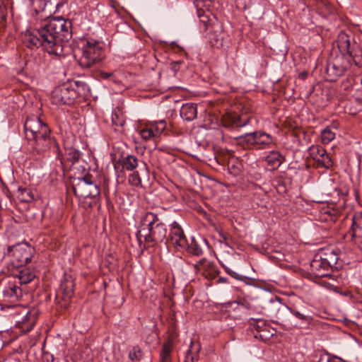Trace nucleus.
Wrapping results in <instances>:
<instances>
[{
  "label": "nucleus",
  "mask_w": 362,
  "mask_h": 362,
  "mask_svg": "<svg viewBox=\"0 0 362 362\" xmlns=\"http://www.w3.org/2000/svg\"><path fill=\"white\" fill-rule=\"evenodd\" d=\"M76 99V92L69 82L56 87L51 96L52 103L55 105H71Z\"/></svg>",
  "instance_id": "nucleus-8"
},
{
  "label": "nucleus",
  "mask_w": 362,
  "mask_h": 362,
  "mask_svg": "<svg viewBox=\"0 0 362 362\" xmlns=\"http://www.w3.org/2000/svg\"><path fill=\"white\" fill-rule=\"evenodd\" d=\"M200 350L201 345L199 343L192 342L189 349L185 356V362H197Z\"/></svg>",
  "instance_id": "nucleus-25"
},
{
  "label": "nucleus",
  "mask_w": 362,
  "mask_h": 362,
  "mask_svg": "<svg viewBox=\"0 0 362 362\" xmlns=\"http://www.w3.org/2000/svg\"><path fill=\"white\" fill-rule=\"evenodd\" d=\"M165 225L160 220L157 214L146 212L141 218L136 238L139 243L144 240L146 243L156 244L166 238Z\"/></svg>",
  "instance_id": "nucleus-3"
},
{
  "label": "nucleus",
  "mask_w": 362,
  "mask_h": 362,
  "mask_svg": "<svg viewBox=\"0 0 362 362\" xmlns=\"http://www.w3.org/2000/svg\"><path fill=\"white\" fill-rule=\"evenodd\" d=\"M180 64H181V62L180 61H176V62H172L170 64V69H172L173 71H174L175 73L177 72L180 69Z\"/></svg>",
  "instance_id": "nucleus-42"
},
{
  "label": "nucleus",
  "mask_w": 362,
  "mask_h": 362,
  "mask_svg": "<svg viewBox=\"0 0 362 362\" xmlns=\"http://www.w3.org/2000/svg\"><path fill=\"white\" fill-rule=\"evenodd\" d=\"M265 160L272 169H277L284 161V157L279 152L272 151L265 158Z\"/></svg>",
  "instance_id": "nucleus-21"
},
{
  "label": "nucleus",
  "mask_w": 362,
  "mask_h": 362,
  "mask_svg": "<svg viewBox=\"0 0 362 362\" xmlns=\"http://www.w3.org/2000/svg\"><path fill=\"white\" fill-rule=\"evenodd\" d=\"M37 312L35 310H30L26 315V319L31 321V325L29 328H27V332L30 331L35 323L37 319Z\"/></svg>",
  "instance_id": "nucleus-38"
},
{
  "label": "nucleus",
  "mask_w": 362,
  "mask_h": 362,
  "mask_svg": "<svg viewBox=\"0 0 362 362\" xmlns=\"http://www.w3.org/2000/svg\"><path fill=\"white\" fill-rule=\"evenodd\" d=\"M317 255L320 258H322L330 269L334 267L337 263L338 256L333 250H327Z\"/></svg>",
  "instance_id": "nucleus-23"
},
{
  "label": "nucleus",
  "mask_w": 362,
  "mask_h": 362,
  "mask_svg": "<svg viewBox=\"0 0 362 362\" xmlns=\"http://www.w3.org/2000/svg\"><path fill=\"white\" fill-rule=\"evenodd\" d=\"M24 128L27 137L29 139L37 137L38 135H45L49 133V129L47 124L43 122L38 115H30L26 118L24 124Z\"/></svg>",
  "instance_id": "nucleus-7"
},
{
  "label": "nucleus",
  "mask_w": 362,
  "mask_h": 362,
  "mask_svg": "<svg viewBox=\"0 0 362 362\" xmlns=\"http://www.w3.org/2000/svg\"><path fill=\"white\" fill-rule=\"evenodd\" d=\"M18 198L23 202H30L33 200L34 197L32 192L26 188H19Z\"/></svg>",
  "instance_id": "nucleus-29"
},
{
  "label": "nucleus",
  "mask_w": 362,
  "mask_h": 362,
  "mask_svg": "<svg viewBox=\"0 0 362 362\" xmlns=\"http://www.w3.org/2000/svg\"><path fill=\"white\" fill-rule=\"evenodd\" d=\"M142 356L141 349L138 346H134L129 352V358L131 361L139 360Z\"/></svg>",
  "instance_id": "nucleus-34"
},
{
  "label": "nucleus",
  "mask_w": 362,
  "mask_h": 362,
  "mask_svg": "<svg viewBox=\"0 0 362 362\" xmlns=\"http://www.w3.org/2000/svg\"><path fill=\"white\" fill-rule=\"evenodd\" d=\"M1 289L5 301L14 303L23 296V290L16 277H8L3 281Z\"/></svg>",
  "instance_id": "nucleus-9"
},
{
  "label": "nucleus",
  "mask_w": 362,
  "mask_h": 362,
  "mask_svg": "<svg viewBox=\"0 0 362 362\" xmlns=\"http://www.w3.org/2000/svg\"><path fill=\"white\" fill-rule=\"evenodd\" d=\"M204 264V259H201L199 262H198V264H196L195 267H197V268H199L201 267L202 265Z\"/></svg>",
  "instance_id": "nucleus-46"
},
{
  "label": "nucleus",
  "mask_w": 362,
  "mask_h": 362,
  "mask_svg": "<svg viewBox=\"0 0 362 362\" xmlns=\"http://www.w3.org/2000/svg\"><path fill=\"white\" fill-rule=\"evenodd\" d=\"M69 83L76 92V98L78 96L86 95L87 93L89 91L88 86L83 81H74L69 82Z\"/></svg>",
  "instance_id": "nucleus-24"
},
{
  "label": "nucleus",
  "mask_w": 362,
  "mask_h": 362,
  "mask_svg": "<svg viewBox=\"0 0 362 362\" xmlns=\"http://www.w3.org/2000/svg\"><path fill=\"white\" fill-rule=\"evenodd\" d=\"M360 250H361V252H362V246H360Z\"/></svg>",
  "instance_id": "nucleus-50"
},
{
  "label": "nucleus",
  "mask_w": 362,
  "mask_h": 362,
  "mask_svg": "<svg viewBox=\"0 0 362 362\" xmlns=\"http://www.w3.org/2000/svg\"><path fill=\"white\" fill-rule=\"evenodd\" d=\"M169 239L171 243L175 247L185 248L187 246V241L183 230L176 222L172 224Z\"/></svg>",
  "instance_id": "nucleus-15"
},
{
  "label": "nucleus",
  "mask_w": 362,
  "mask_h": 362,
  "mask_svg": "<svg viewBox=\"0 0 362 362\" xmlns=\"http://www.w3.org/2000/svg\"><path fill=\"white\" fill-rule=\"evenodd\" d=\"M337 46L341 55L329 61L325 70L326 79L332 82L336 81L353 66L362 68V49L353 37L345 33H339Z\"/></svg>",
  "instance_id": "nucleus-2"
},
{
  "label": "nucleus",
  "mask_w": 362,
  "mask_h": 362,
  "mask_svg": "<svg viewBox=\"0 0 362 362\" xmlns=\"http://www.w3.org/2000/svg\"><path fill=\"white\" fill-rule=\"evenodd\" d=\"M81 49L79 64L82 68H91L101 63L105 58V49L101 42L88 40Z\"/></svg>",
  "instance_id": "nucleus-4"
},
{
  "label": "nucleus",
  "mask_w": 362,
  "mask_h": 362,
  "mask_svg": "<svg viewBox=\"0 0 362 362\" xmlns=\"http://www.w3.org/2000/svg\"><path fill=\"white\" fill-rule=\"evenodd\" d=\"M204 243L206 245H207V246H209V243H207V241L206 240H204Z\"/></svg>",
  "instance_id": "nucleus-49"
},
{
  "label": "nucleus",
  "mask_w": 362,
  "mask_h": 362,
  "mask_svg": "<svg viewBox=\"0 0 362 362\" xmlns=\"http://www.w3.org/2000/svg\"><path fill=\"white\" fill-rule=\"evenodd\" d=\"M75 195L83 198H94L100 195V189L98 184L93 180L91 175L88 174L78 179L73 187Z\"/></svg>",
  "instance_id": "nucleus-5"
},
{
  "label": "nucleus",
  "mask_w": 362,
  "mask_h": 362,
  "mask_svg": "<svg viewBox=\"0 0 362 362\" xmlns=\"http://www.w3.org/2000/svg\"><path fill=\"white\" fill-rule=\"evenodd\" d=\"M318 362H342L337 358H332L328 355L322 356Z\"/></svg>",
  "instance_id": "nucleus-41"
},
{
  "label": "nucleus",
  "mask_w": 362,
  "mask_h": 362,
  "mask_svg": "<svg viewBox=\"0 0 362 362\" xmlns=\"http://www.w3.org/2000/svg\"><path fill=\"white\" fill-rule=\"evenodd\" d=\"M129 182L134 186H139L141 183V180L140 178L139 174L137 171L134 172L129 176Z\"/></svg>",
  "instance_id": "nucleus-37"
},
{
  "label": "nucleus",
  "mask_w": 362,
  "mask_h": 362,
  "mask_svg": "<svg viewBox=\"0 0 362 362\" xmlns=\"http://www.w3.org/2000/svg\"><path fill=\"white\" fill-rule=\"evenodd\" d=\"M122 165L127 170H134L138 166V159L133 155H128L122 158Z\"/></svg>",
  "instance_id": "nucleus-26"
},
{
  "label": "nucleus",
  "mask_w": 362,
  "mask_h": 362,
  "mask_svg": "<svg viewBox=\"0 0 362 362\" xmlns=\"http://www.w3.org/2000/svg\"><path fill=\"white\" fill-rule=\"evenodd\" d=\"M74 280L71 275H64L57 292L55 300L62 308H66L74 294Z\"/></svg>",
  "instance_id": "nucleus-6"
},
{
  "label": "nucleus",
  "mask_w": 362,
  "mask_h": 362,
  "mask_svg": "<svg viewBox=\"0 0 362 362\" xmlns=\"http://www.w3.org/2000/svg\"><path fill=\"white\" fill-rule=\"evenodd\" d=\"M245 140L250 144L262 145L263 146H268L272 142L269 134L260 132L246 134Z\"/></svg>",
  "instance_id": "nucleus-17"
},
{
  "label": "nucleus",
  "mask_w": 362,
  "mask_h": 362,
  "mask_svg": "<svg viewBox=\"0 0 362 362\" xmlns=\"http://www.w3.org/2000/svg\"><path fill=\"white\" fill-rule=\"evenodd\" d=\"M173 349V346L171 341L164 342L160 351L159 362H171Z\"/></svg>",
  "instance_id": "nucleus-22"
},
{
  "label": "nucleus",
  "mask_w": 362,
  "mask_h": 362,
  "mask_svg": "<svg viewBox=\"0 0 362 362\" xmlns=\"http://www.w3.org/2000/svg\"><path fill=\"white\" fill-rule=\"evenodd\" d=\"M164 128L165 122L163 120H160L150 125L146 124L144 128H141L139 130V134L142 139L148 141L160 135Z\"/></svg>",
  "instance_id": "nucleus-12"
},
{
  "label": "nucleus",
  "mask_w": 362,
  "mask_h": 362,
  "mask_svg": "<svg viewBox=\"0 0 362 362\" xmlns=\"http://www.w3.org/2000/svg\"><path fill=\"white\" fill-rule=\"evenodd\" d=\"M205 31H207L209 43L211 46L218 47L222 44V36L221 26L218 23L214 25H206L205 23Z\"/></svg>",
  "instance_id": "nucleus-18"
},
{
  "label": "nucleus",
  "mask_w": 362,
  "mask_h": 362,
  "mask_svg": "<svg viewBox=\"0 0 362 362\" xmlns=\"http://www.w3.org/2000/svg\"><path fill=\"white\" fill-rule=\"evenodd\" d=\"M228 273L231 275L233 277H234L235 279H240V276L239 274H238L237 273L234 272H229L228 271Z\"/></svg>",
  "instance_id": "nucleus-44"
},
{
  "label": "nucleus",
  "mask_w": 362,
  "mask_h": 362,
  "mask_svg": "<svg viewBox=\"0 0 362 362\" xmlns=\"http://www.w3.org/2000/svg\"><path fill=\"white\" fill-rule=\"evenodd\" d=\"M310 155L320 165L325 168L332 166L333 162L326 151L320 146H313L310 148Z\"/></svg>",
  "instance_id": "nucleus-13"
},
{
  "label": "nucleus",
  "mask_w": 362,
  "mask_h": 362,
  "mask_svg": "<svg viewBox=\"0 0 362 362\" xmlns=\"http://www.w3.org/2000/svg\"><path fill=\"white\" fill-rule=\"evenodd\" d=\"M290 312L298 319L300 320L302 322L305 323L310 322L311 317L306 315L305 313H301L298 310L294 309H289Z\"/></svg>",
  "instance_id": "nucleus-35"
},
{
  "label": "nucleus",
  "mask_w": 362,
  "mask_h": 362,
  "mask_svg": "<svg viewBox=\"0 0 362 362\" xmlns=\"http://www.w3.org/2000/svg\"><path fill=\"white\" fill-rule=\"evenodd\" d=\"M189 206H190V207H192L193 209L196 210L197 211H199V212L202 211V206L198 203L192 202H190Z\"/></svg>",
  "instance_id": "nucleus-43"
},
{
  "label": "nucleus",
  "mask_w": 362,
  "mask_h": 362,
  "mask_svg": "<svg viewBox=\"0 0 362 362\" xmlns=\"http://www.w3.org/2000/svg\"><path fill=\"white\" fill-rule=\"evenodd\" d=\"M349 233L351 241L360 248V246H362V213H357L353 216Z\"/></svg>",
  "instance_id": "nucleus-14"
},
{
  "label": "nucleus",
  "mask_w": 362,
  "mask_h": 362,
  "mask_svg": "<svg viewBox=\"0 0 362 362\" xmlns=\"http://www.w3.org/2000/svg\"><path fill=\"white\" fill-rule=\"evenodd\" d=\"M72 23L64 18H51L38 28L28 30L24 42L30 49L42 47L49 54L62 56L64 45L72 37Z\"/></svg>",
  "instance_id": "nucleus-1"
},
{
  "label": "nucleus",
  "mask_w": 362,
  "mask_h": 362,
  "mask_svg": "<svg viewBox=\"0 0 362 362\" xmlns=\"http://www.w3.org/2000/svg\"><path fill=\"white\" fill-rule=\"evenodd\" d=\"M65 151L66 159L67 160L73 164L78 161L81 155L78 151L72 148H66Z\"/></svg>",
  "instance_id": "nucleus-28"
},
{
  "label": "nucleus",
  "mask_w": 362,
  "mask_h": 362,
  "mask_svg": "<svg viewBox=\"0 0 362 362\" xmlns=\"http://www.w3.org/2000/svg\"><path fill=\"white\" fill-rule=\"evenodd\" d=\"M50 0H29L30 5L36 14L45 10V8Z\"/></svg>",
  "instance_id": "nucleus-27"
},
{
  "label": "nucleus",
  "mask_w": 362,
  "mask_h": 362,
  "mask_svg": "<svg viewBox=\"0 0 362 362\" xmlns=\"http://www.w3.org/2000/svg\"><path fill=\"white\" fill-rule=\"evenodd\" d=\"M98 77H100L102 79L107 80L110 79L112 81L115 83H117L114 73L113 72H105L103 71H100L98 73Z\"/></svg>",
  "instance_id": "nucleus-40"
},
{
  "label": "nucleus",
  "mask_w": 362,
  "mask_h": 362,
  "mask_svg": "<svg viewBox=\"0 0 362 362\" xmlns=\"http://www.w3.org/2000/svg\"><path fill=\"white\" fill-rule=\"evenodd\" d=\"M34 144H33V152H36L38 155H44L48 150L52 148L53 151L57 154V158H60V149L56 141L49 137V134L45 135H38L37 137L33 139Z\"/></svg>",
  "instance_id": "nucleus-10"
},
{
  "label": "nucleus",
  "mask_w": 362,
  "mask_h": 362,
  "mask_svg": "<svg viewBox=\"0 0 362 362\" xmlns=\"http://www.w3.org/2000/svg\"><path fill=\"white\" fill-rule=\"evenodd\" d=\"M180 113H197V107L194 103L183 104L180 109Z\"/></svg>",
  "instance_id": "nucleus-33"
},
{
  "label": "nucleus",
  "mask_w": 362,
  "mask_h": 362,
  "mask_svg": "<svg viewBox=\"0 0 362 362\" xmlns=\"http://www.w3.org/2000/svg\"><path fill=\"white\" fill-rule=\"evenodd\" d=\"M240 116L241 115H223L221 119L227 127H244L248 123L249 119H243Z\"/></svg>",
  "instance_id": "nucleus-19"
},
{
  "label": "nucleus",
  "mask_w": 362,
  "mask_h": 362,
  "mask_svg": "<svg viewBox=\"0 0 362 362\" xmlns=\"http://www.w3.org/2000/svg\"><path fill=\"white\" fill-rule=\"evenodd\" d=\"M187 247L189 252L194 255H199L202 252V248L198 245L194 238L192 239L191 244H187Z\"/></svg>",
  "instance_id": "nucleus-32"
},
{
  "label": "nucleus",
  "mask_w": 362,
  "mask_h": 362,
  "mask_svg": "<svg viewBox=\"0 0 362 362\" xmlns=\"http://www.w3.org/2000/svg\"><path fill=\"white\" fill-rule=\"evenodd\" d=\"M194 4L197 8V16L201 18L204 16V0H194Z\"/></svg>",
  "instance_id": "nucleus-39"
},
{
  "label": "nucleus",
  "mask_w": 362,
  "mask_h": 362,
  "mask_svg": "<svg viewBox=\"0 0 362 362\" xmlns=\"http://www.w3.org/2000/svg\"><path fill=\"white\" fill-rule=\"evenodd\" d=\"M335 138V134L329 127H326L321 132V140L323 144H329Z\"/></svg>",
  "instance_id": "nucleus-31"
},
{
  "label": "nucleus",
  "mask_w": 362,
  "mask_h": 362,
  "mask_svg": "<svg viewBox=\"0 0 362 362\" xmlns=\"http://www.w3.org/2000/svg\"><path fill=\"white\" fill-rule=\"evenodd\" d=\"M310 274L316 278L327 276L329 274L331 269L326 263L317 255L310 262Z\"/></svg>",
  "instance_id": "nucleus-16"
},
{
  "label": "nucleus",
  "mask_w": 362,
  "mask_h": 362,
  "mask_svg": "<svg viewBox=\"0 0 362 362\" xmlns=\"http://www.w3.org/2000/svg\"><path fill=\"white\" fill-rule=\"evenodd\" d=\"M217 281L218 282H225L226 279L224 278H219Z\"/></svg>",
  "instance_id": "nucleus-48"
},
{
  "label": "nucleus",
  "mask_w": 362,
  "mask_h": 362,
  "mask_svg": "<svg viewBox=\"0 0 362 362\" xmlns=\"http://www.w3.org/2000/svg\"><path fill=\"white\" fill-rule=\"evenodd\" d=\"M8 251L11 252L12 257L18 262V266H23L31 262L34 248L28 245H18L9 246Z\"/></svg>",
  "instance_id": "nucleus-11"
},
{
  "label": "nucleus",
  "mask_w": 362,
  "mask_h": 362,
  "mask_svg": "<svg viewBox=\"0 0 362 362\" xmlns=\"http://www.w3.org/2000/svg\"><path fill=\"white\" fill-rule=\"evenodd\" d=\"M218 233H219L220 236H221L223 238L224 240H226V236L225 235H223L222 232H218Z\"/></svg>",
  "instance_id": "nucleus-47"
},
{
  "label": "nucleus",
  "mask_w": 362,
  "mask_h": 362,
  "mask_svg": "<svg viewBox=\"0 0 362 362\" xmlns=\"http://www.w3.org/2000/svg\"><path fill=\"white\" fill-rule=\"evenodd\" d=\"M181 117L183 119H186V120H188V121H191V120H193L194 119L196 118V116L197 115H192L191 117H182V115H180Z\"/></svg>",
  "instance_id": "nucleus-45"
},
{
  "label": "nucleus",
  "mask_w": 362,
  "mask_h": 362,
  "mask_svg": "<svg viewBox=\"0 0 362 362\" xmlns=\"http://www.w3.org/2000/svg\"><path fill=\"white\" fill-rule=\"evenodd\" d=\"M280 120L283 122V125L288 129H295L299 125L298 122L291 117H286L284 119H281Z\"/></svg>",
  "instance_id": "nucleus-36"
},
{
  "label": "nucleus",
  "mask_w": 362,
  "mask_h": 362,
  "mask_svg": "<svg viewBox=\"0 0 362 362\" xmlns=\"http://www.w3.org/2000/svg\"><path fill=\"white\" fill-rule=\"evenodd\" d=\"M110 119L115 130L117 127H122L125 124L124 115H110Z\"/></svg>",
  "instance_id": "nucleus-30"
},
{
  "label": "nucleus",
  "mask_w": 362,
  "mask_h": 362,
  "mask_svg": "<svg viewBox=\"0 0 362 362\" xmlns=\"http://www.w3.org/2000/svg\"><path fill=\"white\" fill-rule=\"evenodd\" d=\"M13 277H16L19 285L27 284L31 282L35 277V273L30 268H25L19 271L18 274Z\"/></svg>",
  "instance_id": "nucleus-20"
}]
</instances>
